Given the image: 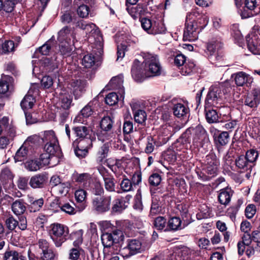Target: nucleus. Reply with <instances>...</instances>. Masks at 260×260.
Here are the masks:
<instances>
[{
	"label": "nucleus",
	"instance_id": "obj_1",
	"mask_svg": "<svg viewBox=\"0 0 260 260\" xmlns=\"http://www.w3.org/2000/svg\"><path fill=\"white\" fill-rule=\"evenodd\" d=\"M76 34L74 28L66 26L62 28L58 33L59 52L64 57L72 54Z\"/></svg>",
	"mask_w": 260,
	"mask_h": 260
},
{
	"label": "nucleus",
	"instance_id": "obj_2",
	"mask_svg": "<svg viewBox=\"0 0 260 260\" xmlns=\"http://www.w3.org/2000/svg\"><path fill=\"white\" fill-rule=\"evenodd\" d=\"M219 161L216 155L209 153L206 157L202 171L199 175L204 181L209 180L217 175L219 166Z\"/></svg>",
	"mask_w": 260,
	"mask_h": 260
},
{
	"label": "nucleus",
	"instance_id": "obj_3",
	"mask_svg": "<svg viewBox=\"0 0 260 260\" xmlns=\"http://www.w3.org/2000/svg\"><path fill=\"white\" fill-rule=\"evenodd\" d=\"M42 139L45 143V151L51 154L56 159L59 158L61 156V149L55 132L52 130L45 131Z\"/></svg>",
	"mask_w": 260,
	"mask_h": 260
},
{
	"label": "nucleus",
	"instance_id": "obj_4",
	"mask_svg": "<svg viewBox=\"0 0 260 260\" xmlns=\"http://www.w3.org/2000/svg\"><path fill=\"white\" fill-rule=\"evenodd\" d=\"M49 234L55 246L59 247L68 239L69 228L60 223H52L49 226Z\"/></svg>",
	"mask_w": 260,
	"mask_h": 260
},
{
	"label": "nucleus",
	"instance_id": "obj_5",
	"mask_svg": "<svg viewBox=\"0 0 260 260\" xmlns=\"http://www.w3.org/2000/svg\"><path fill=\"white\" fill-rule=\"evenodd\" d=\"M222 85L217 84L211 86L207 95L205 105L207 107L219 108L221 106L224 93Z\"/></svg>",
	"mask_w": 260,
	"mask_h": 260
},
{
	"label": "nucleus",
	"instance_id": "obj_6",
	"mask_svg": "<svg viewBox=\"0 0 260 260\" xmlns=\"http://www.w3.org/2000/svg\"><path fill=\"white\" fill-rule=\"evenodd\" d=\"M145 71L147 77L159 76L161 74V67L157 56L151 54H148L144 57L143 62Z\"/></svg>",
	"mask_w": 260,
	"mask_h": 260
},
{
	"label": "nucleus",
	"instance_id": "obj_7",
	"mask_svg": "<svg viewBox=\"0 0 260 260\" xmlns=\"http://www.w3.org/2000/svg\"><path fill=\"white\" fill-rule=\"evenodd\" d=\"M74 147V152L76 155L79 158L85 157L88 152V149L92 147V140L91 139H77L73 143Z\"/></svg>",
	"mask_w": 260,
	"mask_h": 260
},
{
	"label": "nucleus",
	"instance_id": "obj_8",
	"mask_svg": "<svg viewBox=\"0 0 260 260\" xmlns=\"http://www.w3.org/2000/svg\"><path fill=\"white\" fill-rule=\"evenodd\" d=\"M257 0H244V7L241 11L242 19H246L256 15L259 12Z\"/></svg>",
	"mask_w": 260,
	"mask_h": 260
},
{
	"label": "nucleus",
	"instance_id": "obj_9",
	"mask_svg": "<svg viewBox=\"0 0 260 260\" xmlns=\"http://www.w3.org/2000/svg\"><path fill=\"white\" fill-rule=\"evenodd\" d=\"M37 245L39 247L38 252L40 254L42 260H53L55 253L50 248V244L47 240L44 239H39Z\"/></svg>",
	"mask_w": 260,
	"mask_h": 260
},
{
	"label": "nucleus",
	"instance_id": "obj_10",
	"mask_svg": "<svg viewBox=\"0 0 260 260\" xmlns=\"http://www.w3.org/2000/svg\"><path fill=\"white\" fill-rule=\"evenodd\" d=\"M142 244L141 242L136 239L127 241L126 247L121 250V254L124 258H128L141 252Z\"/></svg>",
	"mask_w": 260,
	"mask_h": 260
},
{
	"label": "nucleus",
	"instance_id": "obj_11",
	"mask_svg": "<svg viewBox=\"0 0 260 260\" xmlns=\"http://www.w3.org/2000/svg\"><path fill=\"white\" fill-rule=\"evenodd\" d=\"M111 201V196L95 198L92 203L93 209L99 213L107 212L110 208Z\"/></svg>",
	"mask_w": 260,
	"mask_h": 260
},
{
	"label": "nucleus",
	"instance_id": "obj_12",
	"mask_svg": "<svg viewBox=\"0 0 260 260\" xmlns=\"http://www.w3.org/2000/svg\"><path fill=\"white\" fill-rule=\"evenodd\" d=\"M196 21H188L186 20L183 34V40L192 42L197 40L199 33Z\"/></svg>",
	"mask_w": 260,
	"mask_h": 260
},
{
	"label": "nucleus",
	"instance_id": "obj_13",
	"mask_svg": "<svg viewBox=\"0 0 260 260\" xmlns=\"http://www.w3.org/2000/svg\"><path fill=\"white\" fill-rule=\"evenodd\" d=\"M113 123V119L109 116H105L102 119L100 126L104 133L103 134V138H101L100 139L103 141L110 140L115 136L113 133L108 134L107 133L112 129Z\"/></svg>",
	"mask_w": 260,
	"mask_h": 260
},
{
	"label": "nucleus",
	"instance_id": "obj_14",
	"mask_svg": "<svg viewBox=\"0 0 260 260\" xmlns=\"http://www.w3.org/2000/svg\"><path fill=\"white\" fill-rule=\"evenodd\" d=\"M99 171L103 177L105 189L110 192L114 191L115 189V183L114 182L115 179L112 175L104 167L100 168Z\"/></svg>",
	"mask_w": 260,
	"mask_h": 260
},
{
	"label": "nucleus",
	"instance_id": "obj_15",
	"mask_svg": "<svg viewBox=\"0 0 260 260\" xmlns=\"http://www.w3.org/2000/svg\"><path fill=\"white\" fill-rule=\"evenodd\" d=\"M260 104V88L252 90L251 93L248 94L244 101V105L253 109H255Z\"/></svg>",
	"mask_w": 260,
	"mask_h": 260
},
{
	"label": "nucleus",
	"instance_id": "obj_16",
	"mask_svg": "<svg viewBox=\"0 0 260 260\" xmlns=\"http://www.w3.org/2000/svg\"><path fill=\"white\" fill-rule=\"evenodd\" d=\"M192 143L195 147L202 146L203 142L207 138V133L205 129L200 126L192 128Z\"/></svg>",
	"mask_w": 260,
	"mask_h": 260
},
{
	"label": "nucleus",
	"instance_id": "obj_17",
	"mask_svg": "<svg viewBox=\"0 0 260 260\" xmlns=\"http://www.w3.org/2000/svg\"><path fill=\"white\" fill-rule=\"evenodd\" d=\"M132 76L134 79L137 82H142L147 77L146 72L141 68L140 62L135 59L131 70Z\"/></svg>",
	"mask_w": 260,
	"mask_h": 260
},
{
	"label": "nucleus",
	"instance_id": "obj_18",
	"mask_svg": "<svg viewBox=\"0 0 260 260\" xmlns=\"http://www.w3.org/2000/svg\"><path fill=\"white\" fill-rule=\"evenodd\" d=\"M38 92L39 90L38 89H35L33 93L38 94ZM32 92V89L30 88L27 94L23 98L20 103V106L24 111L31 109L36 102L35 98L31 94Z\"/></svg>",
	"mask_w": 260,
	"mask_h": 260
},
{
	"label": "nucleus",
	"instance_id": "obj_19",
	"mask_svg": "<svg viewBox=\"0 0 260 260\" xmlns=\"http://www.w3.org/2000/svg\"><path fill=\"white\" fill-rule=\"evenodd\" d=\"M222 47V44L221 42L217 40L212 41L207 44L206 53L210 57L211 60H213L212 59L213 56H215L217 60L219 59V56H216V52Z\"/></svg>",
	"mask_w": 260,
	"mask_h": 260
},
{
	"label": "nucleus",
	"instance_id": "obj_20",
	"mask_svg": "<svg viewBox=\"0 0 260 260\" xmlns=\"http://www.w3.org/2000/svg\"><path fill=\"white\" fill-rule=\"evenodd\" d=\"M71 85L75 99H78L80 97L85 91L86 82L80 79L73 80Z\"/></svg>",
	"mask_w": 260,
	"mask_h": 260
},
{
	"label": "nucleus",
	"instance_id": "obj_21",
	"mask_svg": "<svg viewBox=\"0 0 260 260\" xmlns=\"http://www.w3.org/2000/svg\"><path fill=\"white\" fill-rule=\"evenodd\" d=\"M186 226V224L182 222L180 217L176 216L170 218L167 222L168 230L170 231H180Z\"/></svg>",
	"mask_w": 260,
	"mask_h": 260
},
{
	"label": "nucleus",
	"instance_id": "obj_22",
	"mask_svg": "<svg viewBox=\"0 0 260 260\" xmlns=\"http://www.w3.org/2000/svg\"><path fill=\"white\" fill-rule=\"evenodd\" d=\"M47 181L46 175L42 174L33 176L30 179L29 184L33 188H43Z\"/></svg>",
	"mask_w": 260,
	"mask_h": 260
},
{
	"label": "nucleus",
	"instance_id": "obj_23",
	"mask_svg": "<svg viewBox=\"0 0 260 260\" xmlns=\"http://www.w3.org/2000/svg\"><path fill=\"white\" fill-rule=\"evenodd\" d=\"M249 50L254 54H260V39L256 36L247 38Z\"/></svg>",
	"mask_w": 260,
	"mask_h": 260
},
{
	"label": "nucleus",
	"instance_id": "obj_24",
	"mask_svg": "<svg viewBox=\"0 0 260 260\" xmlns=\"http://www.w3.org/2000/svg\"><path fill=\"white\" fill-rule=\"evenodd\" d=\"M87 193L85 190L82 189H78L75 192V197L77 203H81L78 206L79 212L84 210L87 206L86 202Z\"/></svg>",
	"mask_w": 260,
	"mask_h": 260
},
{
	"label": "nucleus",
	"instance_id": "obj_25",
	"mask_svg": "<svg viewBox=\"0 0 260 260\" xmlns=\"http://www.w3.org/2000/svg\"><path fill=\"white\" fill-rule=\"evenodd\" d=\"M31 149L27 145L26 143H23L15 154L14 157L15 161H21L26 159L29 154Z\"/></svg>",
	"mask_w": 260,
	"mask_h": 260
},
{
	"label": "nucleus",
	"instance_id": "obj_26",
	"mask_svg": "<svg viewBox=\"0 0 260 260\" xmlns=\"http://www.w3.org/2000/svg\"><path fill=\"white\" fill-rule=\"evenodd\" d=\"M13 176L8 168L3 169L0 174V184L7 187L12 182Z\"/></svg>",
	"mask_w": 260,
	"mask_h": 260
},
{
	"label": "nucleus",
	"instance_id": "obj_27",
	"mask_svg": "<svg viewBox=\"0 0 260 260\" xmlns=\"http://www.w3.org/2000/svg\"><path fill=\"white\" fill-rule=\"evenodd\" d=\"M235 165L239 169L243 171H249L250 172L252 168L244 155H241L236 158Z\"/></svg>",
	"mask_w": 260,
	"mask_h": 260
},
{
	"label": "nucleus",
	"instance_id": "obj_28",
	"mask_svg": "<svg viewBox=\"0 0 260 260\" xmlns=\"http://www.w3.org/2000/svg\"><path fill=\"white\" fill-rule=\"evenodd\" d=\"M76 136L80 139H91L89 133L90 129L85 125L74 126L73 128Z\"/></svg>",
	"mask_w": 260,
	"mask_h": 260
},
{
	"label": "nucleus",
	"instance_id": "obj_29",
	"mask_svg": "<svg viewBox=\"0 0 260 260\" xmlns=\"http://www.w3.org/2000/svg\"><path fill=\"white\" fill-rule=\"evenodd\" d=\"M11 208L15 214L21 215L26 211V204L22 200L18 199L12 203Z\"/></svg>",
	"mask_w": 260,
	"mask_h": 260
},
{
	"label": "nucleus",
	"instance_id": "obj_30",
	"mask_svg": "<svg viewBox=\"0 0 260 260\" xmlns=\"http://www.w3.org/2000/svg\"><path fill=\"white\" fill-rule=\"evenodd\" d=\"M205 116L207 121L209 123H216L218 122L219 116L216 110L207 107L205 105Z\"/></svg>",
	"mask_w": 260,
	"mask_h": 260
},
{
	"label": "nucleus",
	"instance_id": "obj_31",
	"mask_svg": "<svg viewBox=\"0 0 260 260\" xmlns=\"http://www.w3.org/2000/svg\"><path fill=\"white\" fill-rule=\"evenodd\" d=\"M146 10V8L140 4L127 9L128 13L134 19L140 18L142 15H144Z\"/></svg>",
	"mask_w": 260,
	"mask_h": 260
},
{
	"label": "nucleus",
	"instance_id": "obj_32",
	"mask_svg": "<svg viewBox=\"0 0 260 260\" xmlns=\"http://www.w3.org/2000/svg\"><path fill=\"white\" fill-rule=\"evenodd\" d=\"M174 115L178 117H183L189 113V109L183 104L178 103L174 106L173 109Z\"/></svg>",
	"mask_w": 260,
	"mask_h": 260
},
{
	"label": "nucleus",
	"instance_id": "obj_33",
	"mask_svg": "<svg viewBox=\"0 0 260 260\" xmlns=\"http://www.w3.org/2000/svg\"><path fill=\"white\" fill-rule=\"evenodd\" d=\"M71 188L69 182H61L53 190L57 195L66 196L69 192Z\"/></svg>",
	"mask_w": 260,
	"mask_h": 260
},
{
	"label": "nucleus",
	"instance_id": "obj_34",
	"mask_svg": "<svg viewBox=\"0 0 260 260\" xmlns=\"http://www.w3.org/2000/svg\"><path fill=\"white\" fill-rule=\"evenodd\" d=\"M232 196V193L229 189H221L218 196V201L221 204L226 205L230 203Z\"/></svg>",
	"mask_w": 260,
	"mask_h": 260
},
{
	"label": "nucleus",
	"instance_id": "obj_35",
	"mask_svg": "<svg viewBox=\"0 0 260 260\" xmlns=\"http://www.w3.org/2000/svg\"><path fill=\"white\" fill-rule=\"evenodd\" d=\"M127 206L126 202L123 198L115 200L113 202L112 212L113 213H121Z\"/></svg>",
	"mask_w": 260,
	"mask_h": 260
},
{
	"label": "nucleus",
	"instance_id": "obj_36",
	"mask_svg": "<svg viewBox=\"0 0 260 260\" xmlns=\"http://www.w3.org/2000/svg\"><path fill=\"white\" fill-rule=\"evenodd\" d=\"M4 260H26V258L15 250H9L5 252Z\"/></svg>",
	"mask_w": 260,
	"mask_h": 260
},
{
	"label": "nucleus",
	"instance_id": "obj_37",
	"mask_svg": "<svg viewBox=\"0 0 260 260\" xmlns=\"http://www.w3.org/2000/svg\"><path fill=\"white\" fill-rule=\"evenodd\" d=\"M167 31V28L162 22H153V26L150 31L151 35H157L165 34Z\"/></svg>",
	"mask_w": 260,
	"mask_h": 260
},
{
	"label": "nucleus",
	"instance_id": "obj_38",
	"mask_svg": "<svg viewBox=\"0 0 260 260\" xmlns=\"http://www.w3.org/2000/svg\"><path fill=\"white\" fill-rule=\"evenodd\" d=\"M244 156L253 168L255 165V161L258 157V152L254 149H250L246 152Z\"/></svg>",
	"mask_w": 260,
	"mask_h": 260
},
{
	"label": "nucleus",
	"instance_id": "obj_39",
	"mask_svg": "<svg viewBox=\"0 0 260 260\" xmlns=\"http://www.w3.org/2000/svg\"><path fill=\"white\" fill-rule=\"evenodd\" d=\"M61 107L64 109H69L72 102V96L69 93L65 92L60 95Z\"/></svg>",
	"mask_w": 260,
	"mask_h": 260
},
{
	"label": "nucleus",
	"instance_id": "obj_40",
	"mask_svg": "<svg viewBox=\"0 0 260 260\" xmlns=\"http://www.w3.org/2000/svg\"><path fill=\"white\" fill-rule=\"evenodd\" d=\"M75 204L73 203H67L60 206L61 211L69 215H74L79 211L78 206L75 208Z\"/></svg>",
	"mask_w": 260,
	"mask_h": 260
},
{
	"label": "nucleus",
	"instance_id": "obj_41",
	"mask_svg": "<svg viewBox=\"0 0 260 260\" xmlns=\"http://www.w3.org/2000/svg\"><path fill=\"white\" fill-rule=\"evenodd\" d=\"M44 204V200L40 198L36 200H31L28 205V210L30 212H36L40 210Z\"/></svg>",
	"mask_w": 260,
	"mask_h": 260
},
{
	"label": "nucleus",
	"instance_id": "obj_42",
	"mask_svg": "<svg viewBox=\"0 0 260 260\" xmlns=\"http://www.w3.org/2000/svg\"><path fill=\"white\" fill-rule=\"evenodd\" d=\"M102 242L105 248H110L115 241L113 239L111 233L106 232L101 237Z\"/></svg>",
	"mask_w": 260,
	"mask_h": 260
},
{
	"label": "nucleus",
	"instance_id": "obj_43",
	"mask_svg": "<svg viewBox=\"0 0 260 260\" xmlns=\"http://www.w3.org/2000/svg\"><path fill=\"white\" fill-rule=\"evenodd\" d=\"M109 152L108 146L105 144H103L99 149L97 153L96 160L99 163H101L107 157Z\"/></svg>",
	"mask_w": 260,
	"mask_h": 260
},
{
	"label": "nucleus",
	"instance_id": "obj_44",
	"mask_svg": "<svg viewBox=\"0 0 260 260\" xmlns=\"http://www.w3.org/2000/svg\"><path fill=\"white\" fill-rule=\"evenodd\" d=\"M83 234L82 230H79L72 233L71 237L72 240H74L73 245L75 247H79L83 242Z\"/></svg>",
	"mask_w": 260,
	"mask_h": 260
},
{
	"label": "nucleus",
	"instance_id": "obj_45",
	"mask_svg": "<svg viewBox=\"0 0 260 260\" xmlns=\"http://www.w3.org/2000/svg\"><path fill=\"white\" fill-rule=\"evenodd\" d=\"M192 134V128H189L183 133L181 136L178 140V143H182L183 145L187 144L190 143L191 135Z\"/></svg>",
	"mask_w": 260,
	"mask_h": 260
},
{
	"label": "nucleus",
	"instance_id": "obj_46",
	"mask_svg": "<svg viewBox=\"0 0 260 260\" xmlns=\"http://www.w3.org/2000/svg\"><path fill=\"white\" fill-rule=\"evenodd\" d=\"M249 77L245 73L240 72L235 75V81L237 86H242L248 81Z\"/></svg>",
	"mask_w": 260,
	"mask_h": 260
},
{
	"label": "nucleus",
	"instance_id": "obj_47",
	"mask_svg": "<svg viewBox=\"0 0 260 260\" xmlns=\"http://www.w3.org/2000/svg\"><path fill=\"white\" fill-rule=\"evenodd\" d=\"M134 118L137 123L144 124L147 119V114L144 110H138L134 113Z\"/></svg>",
	"mask_w": 260,
	"mask_h": 260
},
{
	"label": "nucleus",
	"instance_id": "obj_48",
	"mask_svg": "<svg viewBox=\"0 0 260 260\" xmlns=\"http://www.w3.org/2000/svg\"><path fill=\"white\" fill-rule=\"evenodd\" d=\"M74 179L76 182L80 184H83L84 185H86L91 181L90 175L88 173L77 174L75 176Z\"/></svg>",
	"mask_w": 260,
	"mask_h": 260
},
{
	"label": "nucleus",
	"instance_id": "obj_49",
	"mask_svg": "<svg viewBox=\"0 0 260 260\" xmlns=\"http://www.w3.org/2000/svg\"><path fill=\"white\" fill-rule=\"evenodd\" d=\"M196 65L192 61L185 62L181 69V73L183 75H188L195 70Z\"/></svg>",
	"mask_w": 260,
	"mask_h": 260
},
{
	"label": "nucleus",
	"instance_id": "obj_50",
	"mask_svg": "<svg viewBox=\"0 0 260 260\" xmlns=\"http://www.w3.org/2000/svg\"><path fill=\"white\" fill-rule=\"evenodd\" d=\"M123 82V77L121 76H118L113 77L110 81V84L113 86V88H119L121 93H124L123 89L121 88Z\"/></svg>",
	"mask_w": 260,
	"mask_h": 260
},
{
	"label": "nucleus",
	"instance_id": "obj_51",
	"mask_svg": "<svg viewBox=\"0 0 260 260\" xmlns=\"http://www.w3.org/2000/svg\"><path fill=\"white\" fill-rule=\"evenodd\" d=\"M25 167L29 171H36L40 169L41 163L37 160H29L25 163Z\"/></svg>",
	"mask_w": 260,
	"mask_h": 260
},
{
	"label": "nucleus",
	"instance_id": "obj_52",
	"mask_svg": "<svg viewBox=\"0 0 260 260\" xmlns=\"http://www.w3.org/2000/svg\"><path fill=\"white\" fill-rule=\"evenodd\" d=\"M95 63V57L92 54L85 55L82 59V64L86 68L92 67Z\"/></svg>",
	"mask_w": 260,
	"mask_h": 260
},
{
	"label": "nucleus",
	"instance_id": "obj_53",
	"mask_svg": "<svg viewBox=\"0 0 260 260\" xmlns=\"http://www.w3.org/2000/svg\"><path fill=\"white\" fill-rule=\"evenodd\" d=\"M156 140L151 136H148L147 138L146 146L145 149V152L147 154L152 153L156 145Z\"/></svg>",
	"mask_w": 260,
	"mask_h": 260
},
{
	"label": "nucleus",
	"instance_id": "obj_54",
	"mask_svg": "<svg viewBox=\"0 0 260 260\" xmlns=\"http://www.w3.org/2000/svg\"><path fill=\"white\" fill-rule=\"evenodd\" d=\"M167 220L162 216L156 217L153 222L154 226L157 230L161 231L166 227Z\"/></svg>",
	"mask_w": 260,
	"mask_h": 260
},
{
	"label": "nucleus",
	"instance_id": "obj_55",
	"mask_svg": "<svg viewBox=\"0 0 260 260\" xmlns=\"http://www.w3.org/2000/svg\"><path fill=\"white\" fill-rule=\"evenodd\" d=\"M218 144L221 146L226 145L229 141V135L227 132H221L215 139Z\"/></svg>",
	"mask_w": 260,
	"mask_h": 260
},
{
	"label": "nucleus",
	"instance_id": "obj_56",
	"mask_svg": "<svg viewBox=\"0 0 260 260\" xmlns=\"http://www.w3.org/2000/svg\"><path fill=\"white\" fill-rule=\"evenodd\" d=\"M120 188L123 192H128L133 190V183L132 181L126 178H123L120 184Z\"/></svg>",
	"mask_w": 260,
	"mask_h": 260
},
{
	"label": "nucleus",
	"instance_id": "obj_57",
	"mask_svg": "<svg viewBox=\"0 0 260 260\" xmlns=\"http://www.w3.org/2000/svg\"><path fill=\"white\" fill-rule=\"evenodd\" d=\"M141 26L148 34H150V31L153 26V23L151 20L147 18H143L141 20Z\"/></svg>",
	"mask_w": 260,
	"mask_h": 260
},
{
	"label": "nucleus",
	"instance_id": "obj_58",
	"mask_svg": "<svg viewBox=\"0 0 260 260\" xmlns=\"http://www.w3.org/2000/svg\"><path fill=\"white\" fill-rule=\"evenodd\" d=\"M84 30L86 34H89L91 36L94 35H99L100 31L96 25L92 23H88L86 25Z\"/></svg>",
	"mask_w": 260,
	"mask_h": 260
},
{
	"label": "nucleus",
	"instance_id": "obj_59",
	"mask_svg": "<svg viewBox=\"0 0 260 260\" xmlns=\"http://www.w3.org/2000/svg\"><path fill=\"white\" fill-rule=\"evenodd\" d=\"M118 96L115 92L109 93L105 98V102L110 106H113L117 103Z\"/></svg>",
	"mask_w": 260,
	"mask_h": 260
},
{
	"label": "nucleus",
	"instance_id": "obj_60",
	"mask_svg": "<svg viewBox=\"0 0 260 260\" xmlns=\"http://www.w3.org/2000/svg\"><path fill=\"white\" fill-rule=\"evenodd\" d=\"M89 7L85 5H80L77 8V12L80 17L86 18L89 15Z\"/></svg>",
	"mask_w": 260,
	"mask_h": 260
},
{
	"label": "nucleus",
	"instance_id": "obj_61",
	"mask_svg": "<svg viewBox=\"0 0 260 260\" xmlns=\"http://www.w3.org/2000/svg\"><path fill=\"white\" fill-rule=\"evenodd\" d=\"M6 227L10 231L14 230L18 225V221L13 216H10L5 221Z\"/></svg>",
	"mask_w": 260,
	"mask_h": 260
},
{
	"label": "nucleus",
	"instance_id": "obj_62",
	"mask_svg": "<svg viewBox=\"0 0 260 260\" xmlns=\"http://www.w3.org/2000/svg\"><path fill=\"white\" fill-rule=\"evenodd\" d=\"M134 208L139 211H141L143 210V204L142 202V197L141 193L139 192V190H138L135 197V203L134 204Z\"/></svg>",
	"mask_w": 260,
	"mask_h": 260
},
{
	"label": "nucleus",
	"instance_id": "obj_63",
	"mask_svg": "<svg viewBox=\"0 0 260 260\" xmlns=\"http://www.w3.org/2000/svg\"><path fill=\"white\" fill-rule=\"evenodd\" d=\"M161 180V176L157 173L152 174L149 178V182L152 186H156L158 185Z\"/></svg>",
	"mask_w": 260,
	"mask_h": 260
},
{
	"label": "nucleus",
	"instance_id": "obj_64",
	"mask_svg": "<svg viewBox=\"0 0 260 260\" xmlns=\"http://www.w3.org/2000/svg\"><path fill=\"white\" fill-rule=\"evenodd\" d=\"M2 48L3 52L4 53L11 52L14 49V43L12 41H6L3 43Z\"/></svg>",
	"mask_w": 260,
	"mask_h": 260
}]
</instances>
